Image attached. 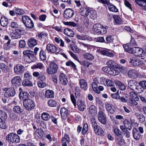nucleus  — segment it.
<instances>
[{"mask_svg": "<svg viewBox=\"0 0 146 146\" xmlns=\"http://www.w3.org/2000/svg\"><path fill=\"white\" fill-rule=\"evenodd\" d=\"M129 96L130 97L129 98L135 100L137 101H138L139 100L137 93L134 92H130L129 93Z\"/></svg>", "mask_w": 146, "mask_h": 146, "instance_id": "c9c22d12", "label": "nucleus"}, {"mask_svg": "<svg viewBox=\"0 0 146 146\" xmlns=\"http://www.w3.org/2000/svg\"><path fill=\"white\" fill-rule=\"evenodd\" d=\"M135 115L136 118L139 119L141 122H143L145 121V117L143 114L136 113Z\"/></svg>", "mask_w": 146, "mask_h": 146, "instance_id": "4c0bfd02", "label": "nucleus"}, {"mask_svg": "<svg viewBox=\"0 0 146 146\" xmlns=\"http://www.w3.org/2000/svg\"><path fill=\"white\" fill-rule=\"evenodd\" d=\"M39 56L40 58L42 60H45L46 59V56L45 53L43 50H41L39 53Z\"/></svg>", "mask_w": 146, "mask_h": 146, "instance_id": "de8ad7c7", "label": "nucleus"}, {"mask_svg": "<svg viewBox=\"0 0 146 146\" xmlns=\"http://www.w3.org/2000/svg\"><path fill=\"white\" fill-rule=\"evenodd\" d=\"M21 82L22 80L21 77L18 76L14 77L11 80L12 85L16 87L20 86Z\"/></svg>", "mask_w": 146, "mask_h": 146, "instance_id": "9d476101", "label": "nucleus"}, {"mask_svg": "<svg viewBox=\"0 0 146 146\" xmlns=\"http://www.w3.org/2000/svg\"><path fill=\"white\" fill-rule=\"evenodd\" d=\"M110 70L109 74L115 76L118 75L119 73V71L117 69H115L112 68H110Z\"/></svg>", "mask_w": 146, "mask_h": 146, "instance_id": "603ef678", "label": "nucleus"}, {"mask_svg": "<svg viewBox=\"0 0 146 146\" xmlns=\"http://www.w3.org/2000/svg\"><path fill=\"white\" fill-rule=\"evenodd\" d=\"M122 137H121V138H119L118 137L116 138L117 143L120 146L123 145L125 143L124 140L122 138Z\"/></svg>", "mask_w": 146, "mask_h": 146, "instance_id": "680f3d73", "label": "nucleus"}, {"mask_svg": "<svg viewBox=\"0 0 146 146\" xmlns=\"http://www.w3.org/2000/svg\"><path fill=\"white\" fill-rule=\"evenodd\" d=\"M42 119L44 121H48L50 118V115L48 113L46 112L43 113L41 115Z\"/></svg>", "mask_w": 146, "mask_h": 146, "instance_id": "79ce46f5", "label": "nucleus"}, {"mask_svg": "<svg viewBox=\"0 0 146 146\" xmlns=\"http://www.w3.org/2000/svg\"><path fill=\"white\" fill-rule=\"evenodd\" d=\"M58 71V66L54 62H50L49 66L46 69V73L48 75H52L57 73Z\"/></svg>", "mask_w": 146, "mask_h": 146, "instance_id": "f257e3e1", "label": "nucleus"}, {"mask_svg": "<svg viewBox=\"0 0 146 146\" xmlns=\"http://www.w3.org/2000/svg\"><path fill=\"white\" fill-rule=\"evenodd\" d=\"M77 105L78 110L83 111L86 108V104L85 102L81 100H78L77 101Z\"/></svg>", "mask_w": 146, "mask_h": 146, "instance_id": "ddd939ff", "label": "nucleus"}, {"mask_svg": "<svg viewBox=\"0 0 146 146\" xmlns=\"http://www.w3.org/2000/svg\"><path fill=\"white\" fill-rule=\"evenodd\" d=\"M22 84L23 86H25L31 87L33 86V84L32 82L27 79H25L23 80Z\"/></svg>", "mask_w": 146, "mask_h": 146, "instance_id": "a19ab883", "label": "nucleus"}, {"mask_svg": "<svg viewBox=\"0 0 146 146\" xmlns=\"http://www.w3.org/2000/svg\"><path fill=\"white\" fill-rule=\"evenodd\" d=\"M5 92L4 93L5 97L8 98L14 96L15 94V89L13 87L6 88Z\"/></svg>", "mask_w": 146, "mask_h": 146, "instance_id": "6e6552de", "label": "nucleus"}, {"mask_svg": "<svg viewBox=\"0 0 146 146\" xmlns=\"http://www.w3.org/2000/svg\"><path fill=\"white\" fill-rule=\"evenodd\" d=\"M15 14L17 15H22L25 13V12L23 9L19 8L15 9Z\"/></svg>", "mask_w": 146, "mask_h": 146, "instance_id": "3c124183", "label": "nucleus"}, {"mask_svg": "<svg viewBox=\"0 0 146 146\" xmlns=\"http://www.w3.org/2000/svg\"><path fill=\"white\" fill-rule=\"evenodd\" d=\"M43 65L40 62H38L36 63L31 67V68L32 69H43Z\"/></svg>", "mask_w": 146, "mask_h": 146, "instance_id": "f704fd0d", "label": "nucleus"}, {"mask_svg": "<svg viewBox=\"0 0 146 146\" xmlns=\"http://www.w3.org/2000/svg\"><path fill=\"white\" fill-rule=\"evenodd\" d=\"M131 46H130L128 43H127L125 45H123V47L124 48L125 50L127 52H128L130 53V51H131L132 49V48H131Z\"/></svg>", "mask_w": 146, "mask_h": 146, "instance_id": "338daca9", "label": "nucleus"}, {"mask_svg": "<svg viewBox=\"0 0 146 146\" xmlns=\"http://www.w3.org/2000/svg\"><path fill=\"white\" fill-rule=\"evenodd\" d=\"M90 18L94 20L96 19L97 17V13L96 11H91L90 12Z\"/></svg>", "mask_w": 146, "mask_h": 146, "instance_id": "37998d69", "label": "nucleus"}, {"mask_svg": "<svg viewBox=\"0 0 146 146\" xmlns=\"http://www.w3.org/2000/svg\"><path fill=\"white\" fill-rule=\"evenodd\" d=\"M20 141V138L18 134L15 133L14 137H13L12 141L13 143H18Z\"/></svg>", "mask_w": 146, "mask_h": 146, "instance_id": "4d7b16f0", "label": "nucleus"}, {"mask_svg": "<svg viewBox=\"0 0 146 146\" xmlns=\"http://www.w3.org/2000/svg\"><path fill=\"white\" fill-rule=\"evenodd\" d=\"M115 23L117 25H120L123 23V21L122 19L118 15H114L113 16Z\"/></svg>", "mask_w": 146, "mask_h": 146, "instance_id": "2f4dec72", "label": "nucleus"}, {"mask_svg": "<svg viewBox=\"0 0 146 146\" xmlns=\"http://www.w3.org/2000/svg\"><path fill=\"white\" fill-rule=\"evenodd\" d=\"M74 14V11L71 9H67L64 12V17L66 19H69L72 17Z\"/></svg>", "mask_w": 146, "mask_h": 146, "instance_id": "9b49d317", "label": "nucleus"}, {"mask_svg": "<svg viewBox=\"0 0 146 146\" xmlns=\"http://www.w3.org/2000/svg\"><path fill=\"white\" fill-rule=\"evenodd\" d=\"M131 50L130 51V53L133 54L137 56H141L143 53V49L138 47L132 48Z\"/></svg>", "mask_w": 146, "mask_h": 146, "instance_id": "423d86ee", "label": "nucleus"}, {"mask_svg": "<svg viewBox=\"0 0 146 146\" xmlns=\"http://www.w3.org/2000/svg\"><path fill=\"white\" fill-rule=\"evenodd\" d=\"M23 22L25 26L29 29H32L34 27L33 22L29 17L23 15L22 17Z\"/></svg>", "mask_w": 146, "mask_h": 146, "instance_id": "f03ea898", "label": "nucleus"}, {"mask_svg": "<svg viewBox=\"0 0 146 146\" xmlns=\"http://www.w3.org/2000/svg\"><path fill=\"white\" fill-rule=\"evenodd\" d=\"M23 104L25 108L28 111H31L34 108L35 106L34 102L30 99L23 102Z\"/></svg>", "mask_w": 146, "mask_h": 146, "instance_id": "7ed1b4c3", "label": "nucleus"}, {"mask_svg": "<svg viewBox=\"0 0 146 146\" xmlns=\"http://www.w3.org/2000/svg\"><path fill=\"white\" fill-rule=\"evenodd\" d=\"M27 44L30 47H33L36 45L37 41L35 39L31 38L29 39Z\"/></svg>", "mask_w": 146, "mask_h": 146, "instance_id": "a878e982", "label": "nucleus"}, {"mask_svg": "<svg viewBox=\"0 0 146 146\" xmlns=\"http://www.w3.org/2000/svg\"><path fill=\"white\" fill-rule=\"evenodd\" d=\"M7 113L5 111L0 110V118L3 119H5L7 118Z\"/></svg>", "mask_w": 146, "mask_h": 146, "instance_id": "69168bd1", "label": "nucleus"}, {"mask_svg": "<svg viewBox=\"0 0 146 146\" xmlns=\"http://www.w3.org/2000/svg\"><path fill=\"white\" fill-rule=\"evenodd\" d=\"M124 126L125 127V128L131 130V129L132 127L131 124L129 121L127 120H125L123 122Z\"/></svg>", "mask_w": 146, "mask_h": 146, "instance_id": "8fccbe9b", "label": "nucleus"}, {"mask_svg": "<svg viewBox=\"0 0 146 146\" xmlns=\"http://www.w3.org/2000/svg\"><path fill=\"white\" fill-rule=\"evenodd\" d=\"M7 19L5 18L1 17L0 20L1 25L3 27H5L7 25Z\"/></svg>", "mask_w": 146, "mask_h": 146, "instance_id": "5fc2aeb1", "label": "nucleus"}, {"mask_svg": "<svg viewBox=\"0 0 146 146\" xmlns=\"http://www.w3.org/2000/svg\"><path fill=\"white\" fill-rule=\"evenodd\" d=\"M29 95L27 92L22 91L20 93L19 97L20 98L22 99L23 102L25 100L29 99Z\"/></svg>", "mask_w": 146, "mask_h": 146, "instance_id": "5701e85b", "label": "nucleus"}, {"mask_svg": "<svg viewBox=\"0 0 146 146\" xmlns=\"http://www.w3.org/2000/svg\"><path fill=\"white\" fill-rule=\"evenodd\" d=\"M101 28V24L99 23L94 24L92 28V30L95 34L99 35V32Z\"/></svg>", "mask_w": 146, "mask_h": 146, "instance_id": "6ab92c4d", "label": "nucleus"}, {"mask_svg": "<svg viewBox=\"0 0 146 146\" xmlns=\"http://www.w3.org/2000/svg\"><path fill=\"white\" fill-rule=\"evenodd\" d=\"M13 110L14 112L18 114L21 113L24 111L23 109L19 106H15L13 108Z\"/></svg>", "mask_w": 146, "mask_h": 146, "instance_id": "473e14b6", "label": "nucleus"}, {"mask_svg": "<svg viewBox=\"0 0 146 146\" xmlns=\"http://www.w3.org/2000/svg\"><path fill=\"white\" fill-rule=\"evenodd\" d=\"M137 83L135 81L133 80H130L128 83L129 88L132 90H135V89L138 90L136 86Z\"/></svg>", "mask_w": 146, "mask_h": 146, "instance_id": "f3484780", "label": "nucleus"}, {"mask_svg": "<svg viewBox=\"0 0 146 146\" xmlns=\"http://www.w3.org/2000/svg\"><path fill=\"white\" fill-rule=\"evenodd\" d=\"M45 96L47 98H53L54 97V92L52 90H47L45 92Z\"/></svg>", "mask_w": 146, "mask_h": 146, "instance_id": "72a5a7b5", "label": "nucleus"}, {"mask_svg": "<svg viewBox=\"0 0 146 146\" xmlns=\"http://www.w3.org/2000/svg\"><path fill=\"white\" fill-rule=\"evenodd\" d=\"M106 109L108 113H113L115 111V109L111 104L106 103L105 104Z\"/></svg>", "mask_w": 146, "mask_h": 146, "instance_id": "412c9836", "label": "nucleus"}, {"mask_svg": "<svg viewBox=\"0 0 146 146\" xmlns=\"http://www.w3.org/2000/svg\"><path fill=\"white\" fill-rule=\"evenodd\" d=\"M23 54L25 57H27L31 61H34L35 60L34 52L31 50H26L23 51Z\"/></svg>", "mask_w": 146, "mask_h": 146, "instance_id": "1a4fd4ad", "label": "nucleus"}, {"mask_svg": "<svg viewBox=\"0 0 146 146\" xmlns=\"http://www.w3.org/2000/svg\"><path fill=\"white\" fill-rule=\"evenodd\" d=\"M47 36V34L44 32H42L38 35V37L40 40L44 38Z\"/></svg>", "mask_w": 146, "mask_h": 146, "instance_id": "052dcab7", "label": "nucleus"}, {"mask_svg": "<svg viewBox=\"0 0 146 146\" xmlns=\"http://www.w3.org/2000/svg\"><path fill=\"white\" fill-rule=\"evenodd\" d=\"M90 10L89 8L86 7H83L80 9V15L82 16L86 17L89 15Z\"/></svg>", "mask_w": 146, "mask_h": 146, "instance_id": "a211bd4d", "label": "nucleus"}, {"mask_svg": "<svg viewBox=\"0 0 146 146\" xmlns=\"http://www.w3.org/2000/svg\"><path fill=\"white\" fill-rule=\"evenodd\" d=\"M64 33L66 35L70 37H73L74 33L73 31L70 28L65 29L64 31Z\"/></svg>", "mask_w": 146, "mask_h": 146, "instance_id": "c756f323", "label": "nucleus"}, {"mask_svg": "<svg viewBox=\"0 0 146 146\" xmlns=\"http://www.w3.org/2000/svg\"><path fill=\"white\" fill-rule=\"evenodd\" d=\"M94 132L96 134L101 136L105 135V133L102 128L100 126L98 127L94 130Z\"/></svg>", "mask_w": 146, "mask_h": 146, "instance_id": "bb28decb", "label": "nucleus"}, {"mask_svg": "<svg viewBox=\"0 0 146 146\" xmlns=\"http://www.w3.org/2000/svg\"><path fill=\"white\" fill-rule=\"evenodd\" d=\"M113 132L115 135L117 136V137H122V135L121 131L117 128H115L114 129Z\"/></svg>", "mask_w": 146, "mask_h": 146, "instance_id": "6e6d98bb", "label": "nucleus"}, {"mask_svg": "<svg viewBox=\"0 0 146 146\" xmlns=\"http://www.w3.org/2000/svg\"><path fill=\"white\" fill-rule=\"evenodd\" d=\"M98 79V78H96L94 79V82L92 84V86L94 92L97 94H100V92L98 89V86L99 84Z\"/></svg>", "mask_w": 146, "mask_h": 146, "instance_id": "4468645a", "label": "nucleus"}, {"mask_svg": "<svg viewBox=\"0 0 146 146\" xmlns=\"http://www.w3.org/2000/svg\"><path fill=\"white\" fill-rule=\"evenodd\" d=\"M83 23L84 25L87 27H90L92 25V23L89 21V19L86 18L84 19Z\"/></svg>", "mask_w": 146, "mask_h": 146, "instance_id": "13d9d810", "label": "nucleus"}, {"mask_svg": "<svg viewBox=\"0 0 146 146\" xmlns=\"http://www.w3.org/2000/svg\"><path fill=\"white\" fill-rule=\"evenodd\" d=\"M25 70L24 66L21 64H18L15 66L14 68V73L18 75H20L23 73Z\"/></svg>", "mask_w": 146, "mask_h": 146, "instance_id": "0eeeda50", "label": "nucleus"}, {"mask_svg": "<svg viewBox=\"0 0 146 146\" xmlns=\"http://www.w3.org/2000/svg\"><path fill=\"white\" fill-rule=\"evenodd\" d=\"M15 133L12 132L8 134L6 136V140L9 142H11Z\"/></svg>", "mask_w": 146, "mask_h": 146, "instance_id": "c03bdc74", "label": "nucleus"}, {"mask_svg": "<svg viewBox=\"0 0 146 146\" xmlns=\"http://www.w3.org/2000/svg\"><path fill=\"white\" fill-rule=\"evenodd\" d=\"M46 49L48 52L52 53L57 51V47L53 44H48L46 46Z\"/></svg>", "mask_w": 146, "mask_h": 146, "instance_id": "dca6fc26", "label": "nucleus"}, {"mask_svg": "<svg viewBox=\"0 0 146 146\" xmlns=\"http://www.w3.org/2000/svg\"><path fill=\"white\" fill-rule=\"evenodd\" d=\"M83 56L85 59L89 60H92L94 59V56L89 53H85L83 54Z\"/></svg>", "mask_w": 146, "mask_h": 146, "instance_id": "58836bf2", "label": "nucleus"}, {"mask_svg": "<svg viewBox=\"0 0 146 146\" xmlns=\"http://www.w3.org/2000/svg\"><path fill=\"white\" fill-rule=\"evenodd\" d=\"M98 116V121L102 124H105L106 121V117L104 113V110L102 109H99Z\"/></svg>", "mask_w": 146, "mask_h": 146, "instance_id": "39448f33", "label": "nucleus"}, {"mask_svg": "<svg viewBox=\"0 0 146 146\" xmlns=\"http://www.w3.org/2000/svg\"><path fill=\"white\" fill-rule=\"evenodd\" d=\"M48 106L50 107H55L57 104L56 101L52 99L49 100L48 101Z\"/></svg>", "mask_w": 146, "mask_h": 146, "instance_id": "bf43d9fd", "label": "nucleus"}, {"mask_svg": "<svg viewBox=\"0 0 146 146\" xmlns=\"http://www.w3.org/2000/svg\"><path fill=\"white\" fill-rule=\"evenodd\" d=\"M89 114L93 115H95L97 113V109L96 107L94 105H91L89 107L88 111Z\"/></svg>", "mask_w": 146, "mask_h": 146, "instance_id": "393cba45", "label": "nucleus"}, {"mask_svg": "<svg viewBox=\"0 0 146 146\" xmlns=\"http://www.w3.org/2000/svg\"><path fill=\"white\" fill-rule=\"evenodd\" d=\"M82 130V133L83 135H85L88 130V126L87 124L84 123L83 124V128L82 129V127L80 125H78L77 128V131L78 132L80 133Z\"/></svg>", "mask_w": 146, "mask_h": 146, "instance_id": "f8f14e48", "label": "nucleus"}, {"mask_svg": "<svg viewBox=\"0 0 146 146\" xmlns=\"http://www.w3.org/2000/svg\"><path fill=\"white\" fill-rule=\"evenodd\" d=\"M68 110L65 108H62L60 109V114L62 118L64 119L68 115Z\"/></svg>", "mask_w": 146, "mask_h": 146, "instance_id": "cd10ccee", "label": "nucleus"}, {"mask_svg": "<svg viewBox=\"0 0 146 146\" xmlns=\"http://www.w3.org/2000/svg\"><path fill=\"white\" fill-rule=\"evenodd\" d=\"M135 100L133 99L132 98H129L128 104L131 107H134L137 106L138 105V103Z\"/></svg>", "mask_w": 146, "mask_h": 146, "instance_id": "e433bc0d", "label": "nucleus"}, {"mask_svg": "<svg viewBox=\"0 0 146 146\" xmlns=\"http://www.w3.org/2000/svg\"><path fill=\"white\" fill-rule=\"evenodd\" d=\"M135 2L138 5L146 7V0H135Z\"/></svg>", "mask_w": 146, "mask_h": 146, "instance_id": "a18cd8bd", "label": "nucleus"}, {"mask_svg": "<svg viewBox=\"0 0 146 146\" xmlns=\"http://www.w3.org/2000/svg\"><path fill=\"white\" fill-rule=\"evenodd\" d=\"M70 141V137L67 134L64 135L62 139V146H67V143H68Z\"/></svg>", "mask_w": 146, "mask_h": 146, "instance_id": "b1692460", "label": "nucleus"}, {"mask_svg": "<svg viewBox=\"0 0 146 146\" xmlns=\"http://www.w3.org/2000/svg\"><path fill=\"white\" fill-rule=\"evenodd\" d=\"M59 79L63 85H66L67 84L68 82L67 77L63 73L61 72L60 74Z\"/></svg>", "mask_w": 146, "mask_h": 146, "instance_id": "2eb2a0df", "label": "nucleus"}, {"mask_svg": "<svg viewBox=\"0 0 146 146\" xmlns=\"http://www.w3.org/2000/svg\"><path fill=\"white\" fill-rule=\"evenodd\" d=\"M116 63L113 61L109 60L106 62L107 65L110 68H115L116 66Z\"/></svg>", "mask_w": 146, "mask_h": 146, "instance_id": "09e8293b", "label": "nucleus"}, {"mask_svg": "<svg viewBox=\"0 0 146 146\" xmlns=\"http://www.w3.org/2000/svg\"><path fill=\"white\" fill-rule=\"evenodd\" d=\"M107 27H104L101 25V28L100 29V31L99 32V35H104L107 33Z\"/></svg>", "mask_w": 146, "mask_h": 146, "instance_id": "864d4df0", "label": "nucleus"}, {"mask_svg": "<svg viewBox=\"0 0 146 146\" xmlns=\"http://www.w3.org/2000/svg\"><path fill=\"white\" fill-rule=\"evenodd\" d=\"M21 30L19 29L15 30V32L12 35V37L14 39H17L21 37Z\"/></svg>", "mask_w": 146, "mask_h": 146, "instance_id": "7c9ffc66", "label": "nucleus"}, {"mask_svg": "<svg viewBox=\"0 0 146 146\" xmlns=\"http://www.w3.org/2000/svg\"><path fill=\"white\" fill-rule=\"evenodd\" d=\"M133 138L136 140H139L142 136L137 129L134 128L133 129Z\"/></svg>", "mask_w": 146, "mask_h": 146, "instance_id": "aec40b11", "label": "nucleus"}, {"mask_svg": "<svg viewBox=\"0 0 146 146\" xmlns=\"http://www.w3.org/2000/svg\"><path fill=\"white\" fill-rule=\"evenodd\" d=\"M128 76L132 78H136L138 76V74L137 71L134 70H131L128 71Z\"/></svg>", "mask_w": 146, "mask_h": 146, "instance_id": "4be33fe9", "label": "nucleus"}, {"mask_svg": "<svg viewBox=\"0 0 146 146\" xmlns=\"http://www.w3.org/2000/svg\"><path fill=\"white\" fill-rule=\"evenodd\" d=\"M70 46L71 49L74 52L76 53H79L80 52V50L77 46L73 44H70Z\"/></svg>", "mask_w": 146, "mask_h": 146, "instance_id": "e2e57ef3", "label": "nucleus"}, {"mask_svg": "<svg viewBox=\"0 0 146 146\" xmlns=\"http://www.w3.org/2000/svg\"><path fill=\"white\" fill-rule=\"evenodd\" d=\"M115 84L118 87L120 90H124L125 89V86L120 82L117 81L115 82Z\"/></svg>", "mask_w": 146, "mask_h": 146, "instance_id": "49530a36", "label": "nucleus"}, {"mask_svg": "<svg viewBox=\"0 0 146 146\" xmlns=\"http://www.w3.org/2000/svg\"><path fill=\"white\" fill-rule=\"evenodd\" d=\"M91 123L94 130L97 127H98L99 126L97 124L96 120L94 118H92V119H91Z\"/></svg>", "mask_w": 146, "mask_h": 146, "instance_id": "0e129e2a", "label": "nucleus"}, {"mask_svg": "<svg viewBox=\"0 0 146 146\" xmlns=\"http://www.w3.org/2000/svg\"><path fill=\"white\" fill-rule=\"evenodd\" d=\"M6 65L3 63H0V69L3 72H6L7 69Z\"/></svg>", "mask_w": 146, "mask_h": 146, "instance_id": "774afa93", "label": "nucleus"}, {"mask_svg": "<svg viewBox=\"0 0 146 146\" xmlns=\"http://www.w3.org/2000/svg\"><path fill=\"white\" fill-rule=\"evenodd\" d=\"M129 62L135 66H140L143 64L142 60L135 57L130 58L129 60Z\"/></svg>", "mask_w": 146, "mask_h": 146, "instance_id": "20e7f679", "label": "nucleus"}, {"mask_svg": "<svg viewBox=\"0 0 146 146\" xmlns=\"http://www.w3.org/2000/svg\"><path fill=\"white\" fill-rule=\"evenodd\" d=\"M108 5V9L110 11L114 12H117L118 11V9L116 7L111 3H110Z\"/></svg>", "mask_w": 146, "mask_h": 146, "instance_id": "ea45409f", "label": "nucleus"}, {"mask_svg": "<svg viewBox=\"0 0 146 146\" xmlns=\"http://www.w3.org/2000/svg\"><path fill=\"white\" fill-rule=\"evenodd\" d=\"M79 83L81 88L84 90H86L88 88L87 84L86 81L83 79H80Z\"/></svg>", "mask_w": 146, "mask_h": 146, "instance_id": "c85d7f7f", "label": "nucleus"}]
</instances>
